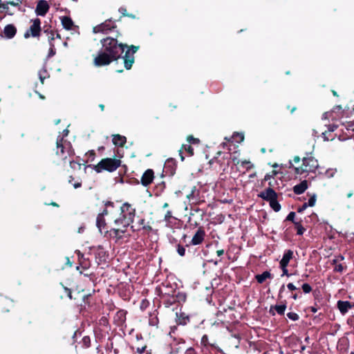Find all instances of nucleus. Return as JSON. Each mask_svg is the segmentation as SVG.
<instances>
[{"instance_id": "f257e3e1", "label": "nucleus", "mask_w": 354, "mask_h": 354, "mask_svg": "<svg viewBox=\"0 0 354 354\" xmlns=\"http://www.w3.org/2000/svg\"><path fill=\"white\" fill-rule=\"evenodd\" d=\"M101 44L102 49L94 59V64L97 66L108 65L118 59L127 46L110 37L102 39Z\"/></svg>"}, {"instance_id": "f03ea898", "label": "nucleus", "mask_w": 354, "mask_h": 354, "mask_svg": "<svg viewBox=\"0 0 354 354\" xmlns=\"http://www.w3.org/2000/svg\"><path fill=\"white\" fill-rule=\"evenodd\" d=\"M120 215L114 220V224L116 227H113L106 233L113 239L117 240L123 237V234L126 232L128 226L133 221L136 209L128 203H124L120 207Z\"/></svg>"}, {"instance_id": "7ed1b4c3", "label": "nucleus", "mask_w": 354, "mask_h": 354, "mask_svg": "<svg viewBox=\"0 0 354 354\" xmlns=\"http://www.w3.org/2000/svg\"><path fill=\"white\" fill-rule=\"evenodd\" d=\"M121 161L115 158H104L102 159L97 165L94 166V169L97 173H100L103 170H106L109 172L115 171L120 166Z\"/></svg>"}, {"instance_id": "20e7f679", "label": "nucleus", "mask_w": 354, "mask_h": 354, "mask_svg": "<svg viewBox=\"0 0 354 354\" xmlns=\"http://www.w3.org/2000/svg\"><path fill=\"white\" fill-rule=\"evenodd\" d=\"M56 153L64 160H66L68 157H71L73 154L71 143L64 140V138H61L59 136L57 139Z\"/></svg>"}, {"instance_id": "39448f33", "label": "nucleus", "mask_w": 354, "mask_h": 354, "mask_svg": "<svg viewBox=\"0 0 354 354\" xmlns=\"http://www.w3.org/2000/svg\"><path fill=\"white\" fill-rule=\"evenodd\" d=\"M318 167L317 160L312 157L309 156L304 158L302 160V165L301 167H295V172L298 174H302L304 173L315 172Z\"/></svg>"}, {"instance_id": "423d86ee", "label": "nucleus", "mask_w": 354, "mask_h": 354, "mask_svg": "<svg viewBox=\"0 0 354 354\" xmlns=\"http://www.w3.org/2000/svg\"><path fill=\"white\" fill-rule=\"evenodd\" d=\"M32 25L29 29L24 33V37L28 38L30 36L38 37L41 32V21L39 18L31 19Z\"/></svg>"}, {"instance_id": "0eeeda50", "label": "nucleus", "mask_w": 354, "mask_h": 354, "mask_svg": "<svg viewBox=\"0 0 354 354\" xmlns=\"http://www.w3.org/2000/svg\"><path fill=\"white\" fill-rule=\"evenodd\" d=\"M138 49V46H131V48L126 51L125 55L123 57V59L124 67L127 70L130 69L134 63V54L136 53Z\"/></svg>"}, {"instance_id": "6e6552de", "label": "nucleus", "mask_w": 354, "mask_h": 354, "mask_svg": "<svg viewBox=\"0 0 354 354\" xmlns=\"http://www.w3.org/2000/svg\"><path fill=\"white\" fill-rule=\"evenodd\" d=\"M115 28V25L113 21L111 20H106L104 23L95 26L93 31L94 33L101 32L103 34H107Z\"/></svg>"}, {"instance_id": "1a4fd4ad", "label": "nucleus", "mask_w": 354, "mask_h": 354, "mask_svg": "<svg viewBox=\"0 0 354 354\" xmlns=\"http://www.w3.org/2000/svg\"><path fill=\"white\" fill-rule=\"evenodd\" d=\"M49 10V5L45 0H39L37 2L35 13L37 16H45Z\"/></svg>"}, {"instance_id": "9d476101", "label": "nucleus", "mask_w": 354, "mask_h": 354, "mask_svg": "<svg viewBox=\"0 0 354 354\" xmlns=\"http://www.w3.org/2000/svg\"><path fill=\"white\" fill-rule=\"evenodd\" d=\"M259 196L263 200L270 202L275 198H277V194L272 188H268L265 191L261 192L259 194Z\"/></svg>"}, {"instance_id": "9b49d317", "label": "nucleus", "mask_w": 354, "mask_h": 354, "mask_svg": "<svg viewBox=\"0 0 354 354\" xmlns=\"http://www.w3.org/2000/svg\"><path fill=\"white\" fill-rule=\"evenodd\" d=\"M205 232L204 230H203L201 227L198 228L196 234L194 235L191 244L193 245H196L201 244L205 238Z\"/></svg>"}, {"instance_id": "f8f14e48", "label": "nucleus", "mask_w": 354, "mask_h": 354, "mask_svg": "<svg viewBox=\"0 0 354 354\" xmlns=\"http://www.w3.org/2000/svg\"><path fill=\"white\" fill-rule=\"evenodd\" d=\"M153 171L152 169H147L141 178V183L142 185L147 187L151 184L153 180Z\"/></svg>"}, {"instance_id": "ddd939ff", "label": "nucleus", "mask_w": 354, "mask_h": 354, "mask_svg": "<svg viewBox=\"0 0 354 354\" xmlns=\"http://www.w3.org/2000/svg\"><path fill=\"white\" fill-rule=\"evenodd\" d=\"M17 33V28L12 24H8L3 29V34L8 39L13 38Z\"/></svg>"}, {"instance_id": "4468645a", "label": "nucleus", "mask_w": 354, "mask_h": 354, "mask_svg": "<svg viewBox=\"0 0 354 354\" xmlns=\"http://www.w3.org/2000/svg\"><path fill=\"white\" fill-rule=\"evenodd\" d=\"M337 306L342 315H345L352 307V305L348 301H338Z\"/></svg>"}, {"instance_id": "2eb2a0df", "label": "nucleus", "mask_w": 354, "mask_h": 354, "mask_svg": "<svg viewBox=\"0 0 354 354\" xmlns=\"http://www.w3.org/2000/svg\"><path fill=\"white\" fill-rule=\"evenodd\" d=\"M293 257V252L290 250H286L280 261V267H287L290 260Z\"/></svg>"}, {"instance_id": "dca6fc26", "label": "nucleus", "mask_w": 354, "mask_h": 354, "mask_svg": "<svg viewBox=\"0 0 354 354\" xmlns=\"http://www.w3.org/2000/svg\"><path fill=\"white\" fill-rule=\"evenodd\" d=\"M308 182L304 180L293 187V192L296 194H301L308 189Z\"/></svg>"}, {"instance_id": "f3484780", "label": "nucleus", "mask_w": 354, "mask_h": 354, "mask_svg": "<svg viewBox=\"0 0 354 354\" xmlns=\"http://www.w3.org/2000/svg\"><path fill=\"white\" fill-rule=\"evenodd\" d=\"M61 21L63 27L66 30H72L75 27L73 20L69 17H62Z\"/></svg>"}, {"instance_id": "a211bd4d", "label": "nucleus", "mask_w": 354, "mask_h": 354, "mask_svg": "<svg viewBox=\"0 0 354 354\" xmlns=\"http://www.w3.org/2000/svg\"><path fill=\"white\" fill-rule=\"evenodd\" d=\"M127 139L125 136L119 134L113 136V142L115 145L122 147L126 143Z\"/></svg>"}, {"instance_id": "6ab92c4d", "label": "nucleus", "mask_w": 354, "mask_h": 354, "mask_svg": "<svg viewBox=\"0 0 354 354\" xmlns=\"http://www.w3.org/2000/svg\"><path fill=\"white\" fill-rule=\"evenodd\" d=\"M96 225L97 228L99 229L100 232L102 233V230L106 226V222L104 220V218L102 216V215H97V219H96Z\"/></svg>"}, {"instance_id": "aec40b11", "label": "nucleus", "mask_w": 354, "mask_h": 354, "mask_svg": "<svg viewBox=\"0 0 354 354\" xmlns=\"http://www.w3.org/2000/svg\"><path fill=\"white\" fill-rule=\"evenodd\" d=\"M286 306L285 304L276 305V306H272L270 308V313L274 315V313L272 312V309H274L278 314L283 315L286 310Z\"/></svg>"}, {"instance_id": "412c9836", "label": "nucleus", "mask_w": 354, "mask_h": 354, "mask_svg": "<svg viewBox=\"0 0 354 354\" xmlns=\"http://www.w3.org/2000/svg\"><path fill=\"white\" fill-rule=\"evenodd\" d=\"M268 278H271V274L268 271L263 272L261 274L256 276L257 281L260 283H262Z\"/></svg>"}, {"instance_id": "4be33fe9", "label": "nucleus", "mask_w": 354, "mask_h": 354, "mask_svg": "<svg viewBox=\"0 0 354 354\" xmlns=\"http://www.w3.org/2000/svg\"><path fill=\"white\" fill-rule=\"evenodd\" d=\"M270 207L275 211L279 212L281 209V205L277 201V198L269 202Z\"/></svg>"}, {"instance_id": "5701e85b", "label": "nucleus", "mask_w": 354, "mask_h": 354, "mask_svg": "<svg viewBox=\"0 0 354 354\" xmlns=\"http://www.w3.org/2000/svg\"><path fill=\"white\" fill-rule=\"evenodd\" d=\"M178 317V322L180 324L185 325L189 322V317L184 314L180 313L179 315L176 314Z\"/></svg>"}, {"instance_id": "b1692460", "label": "nucleus", "mask_w": 354, "mask_h": 354, "mask_svg": "<svg viewBox=\"0 0 354 354\" xmlns=\"http://www.w3.org/2000/svg\"><path fill=\"white\" fill-rule=\"evenodd\" d=\"M233 139L235 142H241L244 139V136L243 133H236L233 135Z\"/></svg>"}, {"instance_id": "393cba45", "label": "nucleus", "mask_w": 354, "mask_h": 354, "mask_svg": "<svg viewBox=\"0 0 354 354\" xmlns=\"http://www.w3.org/2000/svg\"><path fill=\"white\" fill-rule=\"evenodd\" d=\"M317 200L316 194H313L308 200V202L306 203L308 207H313L315 205Z\"/></svg>"}, {"instance_id": "a878e982", "label": "nucleus", "mask_w": 354, "mask_h": 354, "mask_svg": "<svg viewBox=\"0 0 354 354\" xmlns=\"http://www.w3.org/2000/svg\"><path fill=\"white\" fill-rule=\"evenodd\" d=\"M302 290L304 293L307 294L311 292L312 288L308 283H304L302 285Z\"/></svg>"}, {"instance_id": "bb28decb", "label": "nucleus", "mask_w": 354, "mask_h": 354, "mask_svg": "<svg viewBox=\"0 0 354 354\" xmlns=\"http://www.w3.org/2000/svg\"><path fill=\"white\" fill-rule=\"evenodd\" d=\"M287 317L293 321H296L299 319V315L295 313H288Z\"/></svg>"}, {"instance_id": "cd10ccee", "label": "nucleus", "mask_w": 354, "mask_h": 354, "mask_svg": "<svg viewBox=\"0 0 354 354\" xmlns=\"http://www.w3.org/2000/svg\"><path fill=\"white\" fill-rule=\"evenodd\" d=\"M177 252L180 256L183 257L185 254V249L183 246L178 245Z\"/></svg>"}, {"instance_id": "c85d7f7f", "label": "nucleus", "mask_w": 354, "mask_h": 354, "mask_svg": "<svg viewBox=\"0 0 354 354\" xmlns=\"http://www.w3.org/2000/svg\"><path fill=\"white\" fill-rule=\"evenodd\" d=\"M242 166L246 168V169H250L253 167V165L250 161L244 160L241 162Z\"/></svg>"}, {"instance_id": "c756f323", "label": "nucleus", "mask_w": 354, "mask_h": 354, "mask_svg": "<svg viewBox=\"0 0 354 354\" xmlns=\"http://www.w3.org/2000/svg\"><path fill=\"white\" fill-rule=\"evenodd\" d=\"M334 270L337 272H342L344 270V266L342 264H335Z\"/></svg>"}, {"instance_id": "7c9ffc66", "label": "nucleus", "mask_w": 354, "mask_h": 354, "mask_svg": "<svg viewBox=\"0 0 354 354\" xmlns=\"http://www.w3.org/2000/svg\"><path fill=\"white\" fill-rule=\"evenodd\" d=\"M50 50H49L48 56L49 57H52V56H53L55 54V50L54 49V45L51 42V41H50Z\"/></svg>"}, {"instance_id": "2f4dec72", "label": "nucleus", "mask_w": 354, "mask_h": 354, "mask_svg": "<svg viewBox=\"0 0 354 354\" xmlns=\"http://www.w3.org/2000/svg\"><path fill=\"white\" fill-rule=\"evenodd\" d=\"M185 150L187 151L190 156H192L194 154V149L190 145H185Z\"/></svg>"}, {"instance_id": "473e14b6", "label": "nucleus", "mask_w": 354, "mask_h": 354, "mask_svg": "<svg viewBox=\"0 0 354 354\" xmlns=\"http://www.w3.org/2000/svg\"><path fill=\"white\" fill-rule=\"evenodd\" d=\"M187 141L192 143H198L199 140L197 138H194L193 136H188Z\"/></svg>"}, {"instance_id": "72a5a7b5", "label": "nucleus", "mask_w": 354, "mask_h": 354, "mask_svg": "<svg viewBox=\"0 0 354 354\" xmlns=\"http://www.w3.org/2000/svg\"><path fill=\"white\" fill-rule=\"evenodd\" d=\"M171 217H172L171 212L167 211V212L166 213V214L165 216V221L168 222V221H169V220Z\"/></svg>"}, {"instance_id": "f704fd0d", "label": "nucleus", "mask_w": 354, "mask_h": 354, "mask_svg": "<svg viewBox=\"0 0 354 354\" xmlns=\"http://www.w3.org/2000/svg\"><path fill=\"white\" fill-rule=\"evenodd\" d=\"M283 271V274H281V276H288L289 277L290 276V274L288 273V269H287V267H280Z\"/></svg>"}, {"instance_id": "c9c22d12", "label": "nucleus", "mask_w": 354, "mask_h": 354, "mask_svg": "<svg viewBox=\"0 0 354 354\" xmlns=\"http://www.w3.org/2000/svg\"><path fill=\"white\" fill-rule=\"evenodd\" d=\"M305 229L300 225L297 227V234L301 235L304 234Z\"/></svg>"}, {"instance_id": "e433bc0d", "label": "nucleus", "mask_w": 354, "mask_h": 354, "mask_svg": "<svg viewBox=\"0 0 354 354\" xmlns=\"http://www.w3.org/2000/svg\"><path fill=\"white\" fill-rule=\"evenodd\" d=\"M207 342H208V337L206 335H205L202 337L201 343L205 346L207 344Z\"/></svg>"}, {"instance_id": "4c0bfd02", "label": "nucleus", "mask_w": 354, "mask_h": 354, "mask_svg": "<svg viewBox=\"0 0 354 354\" xmlns=\"http://www.w3.org/2000/svg\"><path fill=\"white\" fill-rule=\"evenodd\" d=\"M295 216V213L293 212H291L289 213V214L287 216V220L288 221H293L294 218Z\"/></svg>"}, {"instance_id": "58836bf2", "label": "nucleus", "mask_w": 354, "mask_h": 354, "mask_svg": "<svg viewBox=\"0 0 354 354\" xmlns=\"http://www.w3.org/2000/svg\"><path fill=\"white\" fill-rule=\"evenodd\" d=\"M337 127L336 125H335V124L329 125L328 127V132H333L334 131H335Z\"/></svg>"}, {"instance_id": "ea45409f", "label": "nucleus", "mask_w": 354, "mask_h": 354, "mask_svg": "<svg viewBox=\"0 0 354 354\" xmlns=\"http://www.w3.org/2000/svg\"><path fill=\"white\" fill-rule=\"evenodd\" d=\"M287 287L290 290H297V288H296V286L292 283H289L288 285H287Z\"/></svg>"}, {"instance_id": "a19ab883", "label": "nucleus", "mask_w": 354, "mask_h": 354, "mask_svg": "<svg viewBox=\"0 0 354 354\" xmlns=\"http://www.w3.org/2000/svg\"><path fill=\"white\" fill-rule=\"evenodd\" d=\"M43 73H46V71H39V79L41 82V83L43 84L44 83V80L45 78L44 76H43Z\"/></svg>"}, {"instance_id": "79ce46f5", "label": "nucleus", "mask_w": 354, "mask_h": 354, "mask_svg": "<svg viewBox=\"0 0 354 354\" xmlns=\"http://www.w3.org/2000/svg\"><path fill=\"white\" fill-rule=\"evenodd\" d=\"M344 257H343V256L339 255V257H337L335 259H334V260L333 261V264H336V263H337V261H342V260H344Z\"/></svg>"}, {"instance_id": "37998d69", "label": "nucleus", "mask_w": 354, "mask_h": 354, "mask_svg": "<svg viewBox=\"0 0 354 354\" xmlns=\"http://www.w3.org/2000/svg\"><path fill=\"white\" fill-rule=\"evenodd\" d=\"M142 227V229H144L147 231H151L152 230L151 227L149 225H143Z\"/></svg>"}, {"instance_id": "c03bdc74", "label": "nucleus", "mask_w": 354, "mask_h": 354, "mask_svg": "<svg viewBox=\"0 0 354 354\" xmlns=\"http://www.w3.org/2000/svg\"><path fill=\"white\" fill-rule=\"evenodd\" d=\"M308 207V205H307L306 203H305L302 207L299 209V212H301L302 211H304V209H306L307 207Z\"/></svg>"}, {"instance_id": "a18cd8bd", "label": "nucleus", "mask_w": 354, "mask_h": 354, "mask_svg": "<svg viewBox=\"0 0 354 354\" xmlns=\"http://www.w3.org/2000/svg\"><path fill=\"white\" fill-rule=\"evenodd\" d=\"M330 113H328V112H326V113H324L322 115V119H324V120H326V119H328V116H329V115H330Z\"/></svg>"}, {"instance_id": "49530a36", "label": "nucleus", "mask_w": 354, "mask_h": 354, "mask_svg": "<svg viewBox=\"0 0 354 354\" xmlns=\"http://www.w3.org/2000/svg\"><path fill=\"white\" fill-rule=\"evenodd\" d=\"M8 3H0V8H2L3 9H8Z\"/></svg>"}, {"instance_id": "de8ad7c7", "label": "nucleus", "mask_w": 354, "mask_h": 354, "mask_svg": "<svg viewBox=\"0 0 354 354\" xmlns=\"http://www.w3.org/2000/svg\"><path fill=\"white\" fill-rule=\"evenodd\" d=\"M216 254L218 257L223 255L224 254V250H217L216 252Z\"/></svg>"}, {"instance_id": "09e8293b", "label": "nucleus", "mask_w": 354, "mask_h": 354, "mask_svg": "<svg viewBox=\"0 0 354 354\" xmlns=\"http://www.w3.org/2000/svg\"><path fill=\"white\" fill-rule=\"evenodd\" d=\"M73 187L74 188L77 189L78 187H81V183L80 182H77L73 184Z\"/></svg>"}, {"instance_id": "8fccbe9b", "label": "nucleus", "mask_w": 354, "mask_h": 354, "mask_svg": "<svg viewBox=\"0 0 354 354\" xmlns=\"http://www.w3.org/2000/svg\"><path fill=\"white\" fill-rule=\"evenodd\" d=\"M108 214V210L107 209H105L102 213L99 214L98 215H102L104 217L105 215Z\"/></svg>"}, {"instance_id": "3c124183", "label": "nucleus", "mask_w": 354, "mask_h": 354, "mask_svg": "<svg viewBox=\"0 0 354 354\" xmlns=\"http://www.w3.org/2000/svg\"><path fill=\"white\" fill-rule=\"evenodd\" d=\"M326 133H327V131H324L322 133V136H323V138L324 139V140H328L329 138L326 137Z\"/></svg>"}, {"instance_id": "603ef678", "label": "nucleus", "mask_w": 354, "mask_h": 354, "mask_svg": "<svg viewBox=\"0 0 354 354\" xmlns=\"http://www.w3.org/2000/svg\"><path fill=\"white\" fill-rule=\"evenodd\" d=\"M310 310H311V312L315 313L317 312V308L315 306H312V307H310Z\"/></svg>"}, {"instance_id": "864d4df0", "label": "nucleus", "mask_w": 354, "mask_h": 354, "mask_svg": "<svg viewBox=\"0 0 354 354\" xmlns=\"http://www.w3.org/2000/svg\"><path fill=\"white\" fill-rule=\"evenodd\" d=\"M105 206L106 207V208L109 207V206L113 207V203L111 202H107L105 203Z\"/></svg>"}, {"instance_id": "5fc2aeb1", "label": "nucleus", "mask_w": 354, "mask_h": 354, "mask_svg": "<svg viewBox=\"0 0 354 354\" xmlns=\"http://www.w3.org/2000/svg\"><path fill=\"white\" fill-rule=\"evenodd\" d=\"M8 3L10 4V5L13 6H17L18 5L17 3H15L14 1H10V2H8Z\"/></svg>"}, {"instance_id": "6e6d98bb", "label": "nucleus", "mask_w": 354, "mask_h": 354, "mask_svg": "<svg viewBox=\"0 0 354 354\" xmlns=\"http://www.w3.org/2000/svg\"><path fill=\"white\" fill-rule=\"evenodd\" d=\"M63 133H64V136H67L68 133V129L64 130Z\"/></svg>"}, {"instance_id": "4d7b16f0", "label": "nucleus", "mask_w": 354, "mask_h": 354, "mask_svg": "<svg viewBox=\"0 0 354 354\" xmlns=\"http://www.w3.org/2000/svg\"><path fill=\"white\" fill-rule=\"evenodd\" d=\"M144 223H145V220L144 219H140V221H139L140 225H142V226L145 225Z\"/></svg>"}, {"instance_id": "13d9d810", "label": "nucleus", "mask_w": 354, "mask_h": 354, "mask_svg": "<svg viewBox=\"0 0 354 354\" xmlns=\"http://www.w3.org/2000/svg\"><path fill=\"white\" fill-rule=\"evenodd\" d=\"M49 39L50 40H53L54 39V33L53 32H50V36L49 37Z\"/></svg>"}, {"instance_id": "bf43d9fd", "label": "nucleus", "mask_w": 354, "mask_h": 354, "mask_svg": "<svg viewBox=\"0 0 354 354\" xmlns=\"http://www.w3.org/2000/svg\"><path fill=\"white\" fill-rule=\"evenodd\" d=\"M299 160H300V159L299 157H295V158H294L295 162H299Z\"/></svg>"}, {"instance_id": "052dcab7", "label": "nucleus", "mask_w": 354, "mask_h": 354, "mask_svg": "<svg viewBox=\"0 0 354 354\" xmlns=\"http://www.w3.org/2000/svg\"><path fill=\"white\" fill-rule=\"evenodd\" d=\"M144 351H145V348H144V347H143V348H142L141 349H140V348H138V351L139 353H143V352H144Z\"/></svg>"}, {"instance_id": "680f3d73", "label": "nucleus", "mask_w": 354, "mask_h": 354, "mask_svg": "<svg viewBox=\"0 0 354 354\" xmlns=\"http://www.w3.org/2000/svg\"><path fill=\"white\" fill-rule=\"evenodd\" d=\"M131 227V229H132L133 231H135V230H140V228H136V226H135V225H132Z\"/></svg>"}, {"instance_id": "e2e57ef3", "label": "nucleus", "mask_w": 354, "mask_h": 354, "mask_svg": "<svg viewBox=\"0 0 354 354\" xmlns=\"http://www.w3.org/2000/svg\"><path fill=\"white\" fill-rule=\"evenodd\" d=\"M89 340V338L87 337H84V342L86 343V342H88V341Z\"/></svg>"}, {"instance_id": "0e129e2a", "label": "nucleus", "mask_w": 354, "mask_h": 354, "mask_svg": "<svg viewBox=\"0 0 354 354\" xmlns=\"http://www.w3.org/2000/svg\"><path fill=\"white\" fill-rule=\"evenodd\" d=\"M100 106V109H101L102 111H104V104H100V106Z\"/></svg>"}, {"instance_id": "69168bd1", "label": "nucleus", "mask_w": 354, "mask_h": 354, "mask_svg": "<svg viewBox=\"0 0 354 354\" xmlns=\"http://www.w3.org/2000/svg\"><path fill=\"white\" fill-rule=\"evenodd\" d=\"M297 297H298V296H297V294H295V295H294L292 296V298H293L295 300H296V299H297Z\"/></svg>"}, {"instance_id": "338daca9", "label": "nucleus", "mask_w": 354, "mask_h": 354, "mask_svg": "<svg viewBox=\"0 0 354 354\" xmlns=\"http://www.w3.org/2000/svg\"><path fill=\"white\" fill-rule=\"evenodd\" d=\"M284 289V285H283L280 288V292H281Z\"/></svg>"}, {"instance_id": "774afa93", "label": "nucleus", "mask_w": 354, "mask_h": 354, "mask_svg": "<svg viewBox=\"0 0 354 354\" xmlns=\"http://www.w3.org/2000/svg\"><path fill=\"white\" fill-rule=\"evenodd\" d=\"M168 207V203H165L164 205H163V207L164 208H166Z\"/></svg>"}]
</instances>
